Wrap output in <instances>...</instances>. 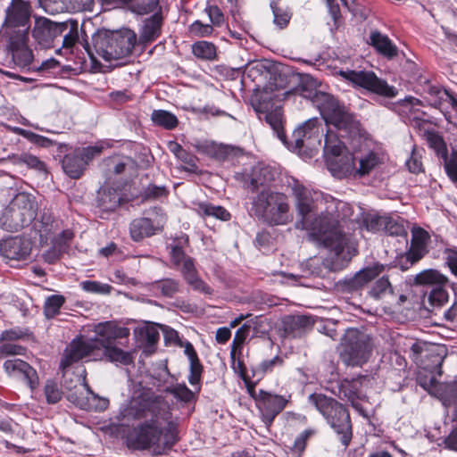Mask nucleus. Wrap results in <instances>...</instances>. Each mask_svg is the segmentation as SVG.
<instances>
[{
  "label": "nucleus",
  "mask_w": 457,
  "mask_h": 457,
  "mask_svg": "<svg viewBox=\"0 0 457 457\" xmlns=\"http://www.w3.org/2000/svg\"><path fill=\"white\" fill-rule=\"evenodd\" d=\"M292 191L298 217L297 228L308 230L311 237L329 248L337 257L345 258L348 239L342 233L338 219L328 212L316 215L321 193L300 184L294 185Z\"/></svg>",
  "instance_id": "f257e3e1"
},
{
  "label": "nucleus",
  "mask_w": 457,
  "mask_h": 457,
  "mask_svg": "<svg viewBox=\"0 0 457 457\" xmlns=\"http://www.w3.org/2000/svg\"><path fill=\"white\" fill-rule=\"evenodd\" d=\"M177 441V423L169 408L145 420L128 435L130 446L138 450L152 449L155 454L164 453Z\"/></svg>",
  "instance_id": "f03ea898"
},
{
  "label": "nucleus",
  "mask_w": 457,
  "mask_h": 457,
  "mask_svg": "<svg viewBox=\"0 0 457 457\" xmlns=\"http://www.w3.org/2000/svg\"><path fill=\"white\" fill-rule=\"evenodd\" d=\"M136 42L137 35L129 29H98L93 34L90 43L85 40L84 48L92 60L99 56L111 62L129 56Z\"/></svg>",
  "instance_id": "7ed1b4c3"
},
{
  "label": "nucleus",
  "mask_w": 457,
  "mask_h": 457,
  "mask_svg": "<svg viewBox=\"0 0 457 457\" xmlns=\"http://www.w3.org/2000/svg\"><path fill=\"white\" fill-rule=\"evenodd\" d=\"M249 213L270 226L286 225L292 220L288 197L270 188H262L251 197Z\"/></svg>",
  "instance_id": "20e7f679"
},
{
  "label": "nucleus",
  "mask_w": 457,
  "mask_h": 457,
  "mask_svg": "<svg viewBox=\"0 0 457 457\" xmlns=\"http://www.w3.org/2000/svg\"><path fill=\"white\" fill-rule=\"evenodd\" d=\"M167 408L169 406L162 396L155 395L150 389L139 388L121 404L117 420L121 425L128 426L136 420L154 417Z\"/></svg>",
  "instance_id": "39448f33"
},
{
  "label": "nucleus",
  "mask_w": 457,
  "mask_h": 457,
  "mask_svg": "<svg viewBox=\"0 0 457 457\" xmlns=\"http://www.w3.org/2000/svg\"><path fill=\"white\" fill-rule=\"evenodd\" d=\"M36 197L21 192L14 195L0 215V227L7 231H17L29 226L36 218Z\"/></svg>",
  "instance_id": "423d86ee"
},
{
  "label": "nucleus",
  "mask_w": 457,
  "mask_h": 457,
  "mask_svg": "<svg viewBox=\"0 0 457 457\" xmlns=\"http://www.w3.org/2000/svg\"><path fill=\"white\" fill-rule=\"evenodd\" d=\"M309 400L340 436V440L346 448L352 440V425L348 411L336 400L321 394L311 395Z\"/></svg>",
  "instance_id": "0eeeda50"
},
{
  "label": "nucleus",
  "mask_w": 457,
  "mask_h": 457,
  "mask_svg": "<svg viewBox=\"0 0 457 457\" xmlns=\"http://www.w3.org/2000/svg\"><path fill=\"white\" fill-rule=\"evenodd\" d=\"M374 348L373 338L365 331L350 328L341 338L340 359L346 366L361 367L370 358Z\"/></svg>",
  "instance_id": "6e6552de"
},
{
  "label": "nucleus",
  "mask_w": 457,
  "mask_h": 457,
  "mask_svg": "<svg viewBox=\"0 0 457 457\" xmlns=\"http://www.w3.org/2000/svg\"><path fill=\"white\" fill-rule=\"evenodd\" d=\"M308 97L318 107L328 125H333L336 129L346 133L357 129V121L353 115L344 105H341L333 96L316 91Z\"/></svg>",
  "instance_id": "1a4fd4ad"
},
{
  "label": "nucleus",
  "mask_w": 457,
  "mask_h": 457,
  "mask_svg": "<svg viewBox=\"0 0 457 457\" xmlns=\"http://www.w3.org/2000/svg\"><path fill=\"white\" fill-rule=\"evenodd\" d=\"M322 125L318 118H312L295 129L292 134L288 147L303 158L313 156L317 146L320 145V132Z\"/></svg>",
  "instance_id": "9d476101"
},
{
  "label": "nucleus",
  "mask_w": 457,
  "mask_h": 457,
  "mask_svg": "<svg viewBox=\"0 0 457 457\" xmlns=\"http://www.w3.org/2000/svg\"><path fill=\"white\" fill-rule=\"evenodd\" d=\"M339 74L353 84L379 96L395 97L397 95L395 87L389 86L386 81L378 78L373 71L346 70L340 71Z\"/></svg>",
  "instance_id": "9b49d317"
},
{
  "label": "nucleus",
  "mask_w": 457,
  "mask_h": 457,
  "mask_svg": "<svg viewBox=\"0 0 457 457\" xmlns=\"http://www.w3.org/2000/svg\"><path fill=\"white\" fill-rule=\"evenodd\" d=\"M277 97H278V95H271L267 89H264L253 96L252 104L255 112L265 114V120L270 125L278 137L284 144H287L283 131L281 110L276 107L272 111V101Z\"/></svg>",
  "instance_id": "f8f14e48"
},
{
  "label": "nucleus",
  "mask_w": 457,
  "mask_h": 457,
  "mask_svg": "<svg viewBox=\"0 0 457 457\" xmlns=\"http://www.w3.org/2000/svg\"><path fill=\"white\" fill-rule=\"evenodd\" d=\"M30 17V7L29 3L23 0H12L10 6L6 9L4 23V35L9 33L28 34L29 21Z\"/></svg>",
  "instance_id": "ddd939ff"
},
{
  "label": "nucleus",
  "mask_w": 457,
  "mask_h": 457,
  "mask_svg": "<svg viewBox=\"0 0 457 457\" xmlns=\"http://www.w3.org/2000/svg\"><path fill=\"white\" fill-rule=\"evenodd\" d=\"M257 408L265 425L269 428L276 416L279 414L287 403V399L282 395H272L264 390H260L253 395Z\"/></svg>",
  "instance_id": "4468645a"
},
{
  "label": "nucleus",
  "mask_w": 457,
  "mask_h": 457,
  "mask_svg": "<svg viewBox=\"0 0 457 457\" xmlns=\"http://www.w3.org/2000/svg\"><path fill=\"white\" fill-rule=\"evenodd\" d=\"M68 400L86 411H102L109 406V400L96 395L86 382L80 385L79 390L71 392Z\"/></svg>",
  "instance_id": "2eb2a0df"
},
{
  "label": "nucleus",
  "mask_w": 457,
  "mask_h": 457,
  "mask_svg": "<svg viewBox=\"0 0 457 457\" xmlns=\"http://www.w3.org/2000/svg\"><path fill=\"white\" fill-rule=\"evenodd\" d=\"M96 333V338L92 339L103 348L107 345H113L115 340L128 338L129 336V329L125 327H120L112 321H105L98 323L95 326L94 329Z\"/></svg>",
  "instance_id": "dca6fc26"
},
{
  "label": "nucleus",
  "mask_w": 457,
  "mask_h": 457,
  "mask_svg": "<svg viewBox=\"0 0 457 457\" xmlns=\"http://www.w3.org/2000/svg\"><path fill=\"white\" fill-rule=\"evenodd\" d=\"M9 38V48L14 63L20 67H28L33 62V54L27 46L28 34H15L12 32L7 36Z\"/></svg>",
  "instance_id": "f3484780"
},
{
  "label": "nucleus",
  "mask_w": 457,
  "mask_h": 457,
  "mask_svg": "<svg viewBox=\"0 0 457 457\" xmlns=\"http://www.w3.org/2000/svg\"><path fill=\"white\" fill-rule=\"evenodd\" d=\"M96 348V343L93 340H73L64 352L63 358L60 363L61 368L66 369L72 363L85 357L91 356Z\"/></svg>",
  "instance_id": "a211bd4d"
},
{
  "label": "nucleus",
  "mask_w": 457,
  "mask_h": 457,
  "mask_svg": "<svg viewBox=\"0 0 457 457\" xmlns=\"http://www.w3.org/2000/svg\"><path fill=\"white\" fill-rule=\"evenodd\" d=\"M62 28L59 23L53 22L46 18L37 19L32 29L35 40L44 47H50L53 41L62 35Z\"/></svg>",
  "instance_id": "6ab92c4d"
},
{
  "label": "nucleus",
  "mask_w": 457,
  "mask_h": 457,
  "mask_svg": "<svg viewBox=\"0 0 457 457\" xmlns=\"http://www.w3.org/2000/svg\"><path fill=\"white\" fill-rule=\"evenodd\" d=\"M30 252V242L20 237H10L0 243V253L8 260H25Z\"/></svg>",
  "instance_id": "aec40b11"
},
{
  "label": "nucleus",
  "mask_w": 457,
  "mask_h": 457,
  "mask_svg": "<svg viewBox=\"0 0 457 457\" xmlns=\"http://www.w3.org/2000/svg\"><path fill=\"white\" fill-rule=\"evenodd\" d=\"M356 158L353 154L345 151L340 155L328 158L327 162L331 174L338 179L353 176L356 178Z\"/></svg>",
  "instance_id": "412c9836"
},
{
  "label": "nucleus",
  "mask_w": 457,
  "mask_h": 457,
  "mask_svg": "<svg viewBox=\"0 0 457 457\" xmlns=\"http://www.w3.org/2000/svg\"><path fill=\"white\" fill-rule=\"evenodd\" d=\"M4 370L11 376H21L28 383L31 390H34L38 385V376L35 369L27 362L13 359L8 360L4 363Z\"/></svg>",
  "instance_id": "4be33fe9"
},
{
  "label": "nucleus",
  "mask_w": 457,
  "mask_h": 457,
  "mask_svg": "<svg viewBox=\"0 0 457 457\" xmlns=\"http://www.w3.org/2000/svg\"><path fill=\"white\" fill-rule=\"evenodd\" d=\"M103 4L109 8H128L132 12L143 15L154 12L158 0H150L147 4L142 3V0H103Z\"/></svg>",
  "instance_id": "5701e85b"
},
{
  "label": "nucleus",
  "mask_w": 457,
  "mask_h": 457,
  "mask_svg": "<svg viewBox=\"0 0 457 457\" xmlns=\"http://www.w3.org/2000/svg\"><path fill=\"white\" fill-rule=\"evenodd\" d=\"M36 226L41 244L46 245L53 241L56 232L61 228L60 221L48 212H43L41 214L40 220Z\"/></svg>",
  "instance_id": "b1692460"
},
{
  "label": "nucleus",
  "mask_w": 457,
  "mask_h": 457,
  "mask_svg": "<svg viewBox=\"0 0 457 457\" xmlns=\"http://www.w3.org/2000/svg\"><path fill=\"white\" fill-rule=\"evenodd\" d=\"M162 26V17L159 12L145 19L139 32V41L146 44L157 39L161 35Z\"/></svg>",
  "instance_id": "393cba45"
},
{
  "label": "nucleus",
  "mask_w": 457,
  "mask_h": 457,
  "mask_svg": "<svg viewBox=\"0 0 457 457\" xmlns=\"http://www.w3.org/2000/svg\"><path fill=\"white\" fill-rule=\"evenodd\" d=\"M272 180H274V173L271 169L268 166L257 165L253 167L246 187L253 193H256L262 188H266L265 186Z\"/></svg>",
  "instance_id": "a878e982"
},
{
  "label": "nucleus",
  "mask_w": 457,
  "mask_h": 457,
  "mask_svg": "<svg viewBox=\"0 0 457 457\" xmlns=\"http://www.w3.org/2000/svg\"><path fill=\"white\" fill-rule=\"evenodd\" d=\"M158 228L148 218H138L131 221L129 226L130 237L134 241H141L154 236Z\"/></svg>",
  "instance_id": "bb28decb"
},
{
  "label": "nucleus",
  "mask_w": 457,
  "mask_h": 457,
  "mask_svg": "<svg viewBox=\"0 0 457 457\" xmlns=\"http://www.w3.org/2000/svg\"><path fill=\"white\" fill-rule=\"evenodd\" d=\"M449 282L448 278L436 269H428L418 273L413 278L416 286L441 287Z\"/></svg>",
  "instance_id": "cd10ccee"
},
{
  "label": "nucleus",
  "mask_w": 457,
  "mask_h": 457,
  "mask_svg": "<svg viewBox=\"0 0 457 457\" xmlns=\"http://www.w3.org/2000/svg\"><path fill=\"white\" fill-rule=\"evenodd\" d=\"M311 326V318L304 315L287 316L283 320L285 332L293 337H300Z\"/></svg>",
  "instance_id": "c85d7f7f"
},
{
  "label": "nucleus",
  "mask_w": 457,
  "mask_h": 457,
  "mask_svg": "<svg viewBox=\"0 0 457 457\" xmlns=\"http://www.w3.org/2000/svg\"><path fill=\"white\" fill-rule=\"evenodd\" d=\"M86 167L83 157L78 155L75 151L72 154H66L62 160V169L71 179H79L86 170Z\"/></svg>",
  "instance_id": "c756f323"
},
{
  "label": "nucleus",
  "mask_w": 457,
  "mask_h": 457,
  "mask_svg": "<svg viewBox=\"0 0 457 457\" xmlns=\"http://www.w3.org/2000/svg\"><path fill=\"white\" fill-rule=\"evenodd\" d=\"M370 43L378 52L387 58L391 59L398 54L397 47L391 42L388 37L378 31H374L370 34Z\"/></svg>",
  "instance_id": "7c9ffc66"
},
{
  "label": "nucleus",
  "mask_w": 457,
  "mask_h": 457,
  "mask_svg": "<svg viewBox=\"0 0 457 457\" xmlns=\"http://www.w3.org/2000/svg\"><path fill=\"white\" fill-rule=\"evenodd\" d=\"M122 202L119 190L112 187L102 188L98 193L99 206L104 211H114Z\"/></svg>",
  "instance_id": "2f4dec72"
},
{
  "label": "nucleus",
  "mask_w": 457,
  "mask_h": 457,
  "mask_svg": "<svg viewBox=\"0 0 457 457\" xmlns=\"http://www.w3.org/2000/svg\"><path fill=\"white\" fill-rule=\"evenodd\" d=\"M347 151L345 145L339 139L338 136L332 130L328 129L325 135L324 154L327 162L328 158L340 155V154Z\"/></svg>",
  "instance_id": "473e14b6"
},
{
  "label": "nucleus",
  "mask_w": 457,
  "mask_h": 457,
  "mask_svg": "<svg viewBox=\"0 0 457 457\" xmlns=\"http://www.w3.org/2000/svg\"><path fill=\"white\" fill-rule=\"evenodd\" d=\"M355 158L359 162V166L356 167V177L368 175L380 163L378 155L373 151L361 154L360 156Z\"/></svg>",
  "instance_id": "72a5a7b5"
},
{
  "label": "nucleus",
  "mask_w": 457,
  "mask_h": 457,
  "mask_svg": "<svg viewBox=\"0 0 457 457\" xmlns=\"http://www.w3.org/2000/svg\"><path fill=\"white\" fill-rule=\"evenodd\" d=\"M196 206V212L203 218L213 217L223 221L230 219V213L222 206L205 202L198 203Z\"/></svg>",
  "instance_id": "f704fd0d"
},
{
  "label": "nucleus",
  "mask_w": 457,
  "mask_h": 457,
  "mask_svg": "<svg viewBox=\"0 0 457 457\" xmlns=\"http://www.w3.org/2000/svg\"><path fill=\"white\" fill-rule=\"evenodd\" d=\"M60 26L62 28V34L66 32L63 35L62 38V47L64 48H71L75 46V44L79 40V23L77 21L69 20L65 22H60Z\"/></svg>",
  "instance_id": "c9c22d12"
},
{
  "label": "nucleus",
  "mask_w": 457,
  "mask_h": 457,
  "mask_svg": "<svg viewBox=\"0 0 457 457\" xmlns=\"http://www.w3.org/2000/svg\"><path fill=\"white\" fill-rule=\"evenodd\" d=\"M257 317L247 320L241 328L237 329L231 345V357L234 358L236 352L239 350L244 345L245 341L250 334V330L256 323Z\"/></svg>",
  "instance_id": "e433bc0d"
},
{
  "label": "nucleus",
  "mask_w": 457,
  "mask_h": 457,
  "mask_svg": "<svg viewBox=\"0 0 457 457\" xmlns=\"http://www.w3.org/2000/svg\"><path fill=\"white\" fill-rule=\"evenodd\" d=\"M104 353L112 362H120L123 365H128L133 361V357L129 352L123 351L114 345L104 347Z\"/></svg>",
  "instance_id": "4c0bfd02"
},
{
  "label": "nucleus",
  "mask_w": 457,
  "mask_h": 457,
  "mask_svg": "<svg viewBox=\"0 0 457 457\" xmlns=\"http://www.w3.org/2000/svg\"><path fill=\"white\" fill-rule=\"evenodd\" d=\"M41 7L46 12L54 15L69 12L73 7L71 0H38Z\"/></svg>",
  "instance_id": "58836bf2"
},
{
  "label": "nucleus",
  "mask_w": 457,
  "mask_h": 457,
  "mask_svg": "<svg viewBox=\"0 0 457 457\" xmlns=\"http://www.w3.org/2000/svg\"><path fill=\"white\" fill-rule=\"evenodd\" d=\"M154 291H159L163 296L172 297L179 290V282L173 278H164L151 284Z\"/></svg>",
  "instance_id": "ea45409f"
},
{
  "label": "nucleus",
  "mask_w": 457,
  "mask_h": 457,
  "mask_svg": "<svg viewBox=\"0 0 457 457\" xmlns=\"http://www.w3.org/2000/svg\"><path fill=\"white\" fill-rule=\"evenodd\" d=\"M151 119L158 126L166 129H172L178 125L177 117L171 112L164 110H155L152 112Z\"/></svg>",
  "instance_id": "a19ab883"
},
{
  "label": "nucleus",
  "mask_w": 457,
  "mask_h": 457,
  "mask_svg": "<svg viewBox=\"0 0 457 457\" xmlns=\"http://www.w3.org/2000/svg\"><path fill=\"white\" fill-rule=\"evenodd\" d=\"M445 357V350L442 348H436L435 350L430 351L427 354L428 363L425 364V369L428 370L430 373H436L437 375L442 374L441 365Z\"/></svg>",
  "instance_id": "79ce46f5"
},
{
  "label": "nucleus",
  "mask_w": 457,
  "mask_h": 457,
  "mask_svg": "<svg viewBox=\"0 0 457 457\" xmlns=\"http://www.w3.org/2000/svg\"><path fill=\"white\" fill-rule=\"evenodd\" d=\"M340 394L343 397L346 398L351 403L352 406L361 414H363V410L361 403L358 402L360 395L357 392V387L355 383L345 382L341 385Z\"/></svg>",
  "instance_id": "37998d69"
},
{
  "label": "nucleus",
  "mask_w": 457,
  "mask_h": 457,
  "mask_svg": "<svg viewBox=\"0 0 457 457\" xmlns=\"http://www.w3.org/2000/svg\"><path fill=\"white\" fill-rule=\"evenodd\" d=\"M183 244H188V237L187 236H183L181 238H179V241L177 245H170V260L175 268L179 267V265L183 263L187 259L191 258L190 256L187 255L184 250L182 249Z\"/></svg>",
  "instance_id": "c03bdc74"
},
{
  "label": "nucleus",
  "mask_w": 457,
  "mask_h": 457,
  "mask_svg": "<svg viewBox=\"0 0 457 457\" xmlns=\"http://www.w3.org/2000/svg\"><path fill=\"white\" fill-rule=\"evenodd\" d=\"M12 162L16 165H26L28 168L37 170H44L45 164L37 156L28 153H22L18 155L12 156Z\"/></svg>",
  "instance_id": "a18cd8bd"
},
{
  "label": "nucleus",
  "mask_w": 457,
  "mask_h": 457,
  "mask_svg": "<svg viewBox=\"0 0 457 457\" xmlns=\"http://www.w3.org/2000/svg\"><path fill=\"white\" fill-rule=\"evenodd\" d=\"M183 278L192 289L204 295H212V288L200 278L197 270L186 275Z\"/></svg>",
  "instance_id": "49530a36"
},
{
  "label": "nucleus",
  "mask_w": 457,
  "mask_h": 457,
  "mask_svg": "<svg viewBox=\"0 0 457 457\" xmlns=\"http://www.w3.org/2000/svg\"><path fill=\"white\" fill-rule=\"evenodd\" d=\"M192 51L196 57L205 60H212L216 56L214 45L206 41H200L194 44Z\"/></svg>",
  "instance_id": "de8ad7c7"
},
{
  "label": "nucleus",
  "mask_w": 457,
  "mask_h": 457,
  "mask_svg": "<svg viewBox=\"0 0 457 457\" xmlns=\"http://www.w3.org/2000/svg\"><path fill=\"white\" fill-rule=\"evenodd\" d=\"M393 294L391 284L387 278L382 277L376 281L370 290V295L375 299H381Z\"/></svg>",
  "instance_id": "09e8293b"
},
{
  "label": "nucleus",
  "mask_w": 457,
  "mask_h": 457,
  "mask_svg": "<svg viewBox=\"0 0 457 457\" xmlns=\"http://www.w3.org/2000/svg\"><path fill=\"white\" fill-rule=\"evenodd\" d=\"M64 302V297L59 295H54L46 298L44 305L45 315L47 318H53L59 312Z\"/></svg>",
  "instance_id": "8fccbe9b"
},
{
  "label": "nucleus",
  "mask_w": 457,
  "mask_h": 457,
  "mask_svg": "<svg viewBox=\"0 0 457 457\" xmlns=\"http://www.w3.org/2000/svg\"><path fill=\"white\" fill-rule=\"evenodd\" d=\"M16 133L20 136L23 137L24 138L28 139L29 142L33 143L36 145L41 146V147H49L54 145V142L41 135H37L34 132H31L29 130L17 128L15 129Z\"/></svg>",
  "instance_id": "3c124183"
},
{
  "label": "nucleus",
  "mask_w": 457,
  "mask_h": 457,
  "mask_svg": "<svg viewBox=\"0 0 457 457\" xmlns=\"http://www.w3.org/2000/svg\"><path fill=\"white\" fill-rule=\"evenodd\" d=\"M340 288L345 293H353L361 289L365 285L357 272L354 276L339 282Z\"/></svg>",
  "instance_id": "603ef678"
},
{
  "label": "nucleus",
  "mask_w": 457,
  "mask_h": 457,
  "mask_svg": "<svg viewBox=\"0 0 457 457\" xmlns=\"http://www.w3.org/2000/svg\"><path fill=\"white\" fill-rule=\"evenodd\" d=\"M427 141L431 148H433L438 156H445L447 154L445 143L441 136L435 132L427 134Z\"/></svg>",
  "instance_id": "864d4df0"
},
{
  "label": "nucleus",
  "mask_w": 457,
  "mask_h": 457,
  "mask_svg": "<svg viewBox=\"0 0 457 457\" xmlns=\"http://www.w3.org/2000/svg\"><path fill=\"white\" fill-rule=\"evenodd\" d=\"M385 266L378 262L371 266H368L358 271L361 278L363 280L364 285H367L373 278L378 277L384 271Z\"/></svg>",
  "instance_id": "5fc2aeb1"
},
{
  "label": "nucleus",
  "mask_w": 457,
  "mask_h": 457,
  "mask_svg": "<svg viewBox=\"0 0 457 457\" xmlns=\"http://www.w3.org/2000/svg\"><path fill=\"white\" fill-rule=\"evenodd\" d=\"M44 391L46 402L50 404L58 403L62 398V391L59 389L57 383L53 380L46 381Z\"/></svg>",
  "instance_id": "6e6d98bb"
},
{
  "label": "nucleus",
  "mask_w": 457,
  "mask_h": 457,
  "mask_svg": "<svg viewBox=\"0 0 457 457\" xmlns=\"http://www.w3.org/2000/svg\"><path fill=\"white\" fill-rule=\"evenodd\" d=\"M166 391L185 403H188L194 398V393L185 384L170 386Z\"/></svg>",
  "instance_id": "4d7b16f0"
},
{
  "label": "nucleus",
  "mask_w": 457,
  "mask_h": 457,
  "mask_svg": "<svg viewBox=\"0 0 457 457\" xmlns=\"http://www.w3.org/2000/svg\"><path fill=\"white\" fill-rule=\"evenodd\" d=\"M386 220V216H378V215H367L363 220V225L367 230L371 232L382 231L384 228V224Z\"/></svg>",
  "instance_id": "13d9d810"
},
{
  "label": "nucleus",
  "mask_w": 457,
  "mask_h": 457,
  "mask_svg": "<svg viewBox=\"0 0 457 457\" xmlns=\"http://www.w3.org/2000/svg\"><path fill=\"white\" fill-rule=\"evenodd\" d=\"M428 253V246L415 245L411 243V247L406 253V259L411 264L420 261Z\"/></svg>",
  "instance_id": "bf43d9fd"
},
{
  "label": "nucleus",
  "mask_w": 457,
  "mask_h": 457,
  "mask_svg": "<svg viewBox=\"0 0 457 457\" xmlns=\"http://www.w3.org/2000/svg\"><path fill=\"white\" fill-rule=\"evenodd\" d=\"M383 230L391 236H406L404 227L391 217L386 216Z\"/></svg>",
  "instance_id": "052dcab7"
},
{
  "label": "nucleus",
  "mask_w": 457,
  "mask_h": 457,
  "mask_svg": "<svg viewBox=\"0 0 457 457\" xmlns=\"http://www.w3.org/2000/svg\"><path fill=\"white\" fill-rule=\"evenodd\" d=\"M445 286L434 287L428 295V301L433 306H441L448 300V294Z\"/></svg>",
  "instance_id": "680f3d73"
},
{
  "label": "nucleus",
  "mask_w": 457,
  "mask_h": 457,
  "mask_svg": "<svg viewBox=\"0 0 457 457\" xmlns=\"http://www.w3.org/2000/svg\"><path fill=\"white\" fill-rule=\"evenodd\" d=\"M189 376L188 381L192 386L198 385L201 379L202 372H203V365L201 364L199 358H195L189 361Z\"/></svg>",
  "instance_id": "e2e57ef3"
},
{
  "label": "nucleus",
  "mask_w": 457,
  "mask_h": 457,
  "mask_svg": "<svg viewBox=\"0 0 457 457\" xmlns=\"http://www.w3.org/2000/svg\"><path fill=\"white\" fill-rule=\"evenodd\" d=\"M443 255L445 265L453 275L457 276V248H445L443 252Z\"/></svg>",
  "instance_id": "0e129e2a"
},
{
  "label": "nucleus",
  "mask_w": 457,
  "mask_h": 457,
  "mask_svg": "<svg viewBox=\"0 0 457 457\" xmlns=\"http://www.w3.org/2000/svg\"><path fill=\"white\" fill-rule=\"evenodd\" d=\"M25 348L20 345L7 343L0 346V360L11 355H22Z\"/></svg>",
  "instance_id": "69168bd1"
},
{
  "label": "nucleus",
  "mask_w": 457,
  "mask_h": 457,
  "mask_svg": "<svg viewBox=\"0 0 457 457\" xmlns=\"http://www.w3.org/2000/svg\"><path fill=\"white\" fill-rule=\"evenodd\" d=\"M428 94L435 99H430L431 104L435 107H439L443 101H447L450 96V93L446 90H442L436 87H430Z\"/></svg>",
  "instance_id": "338daca9"
},
{
  "label": "nucleus",
  "mask_w": 457,
  "mask_h": 457,
  "mask_svg": "<svg viewBox=\"0 0 457 457\" xmlns=\"http://www.w3.org/2000/svg\"><path fill=\"white\" fill-rule=\"evenodd\" d=\"M270 6L274 15V23L280 29L285 28L290 21V14L287 12H284L277 8L273 2Z\"/></svg>",
  "instance_id": "774afa93"
}]
</instances>
